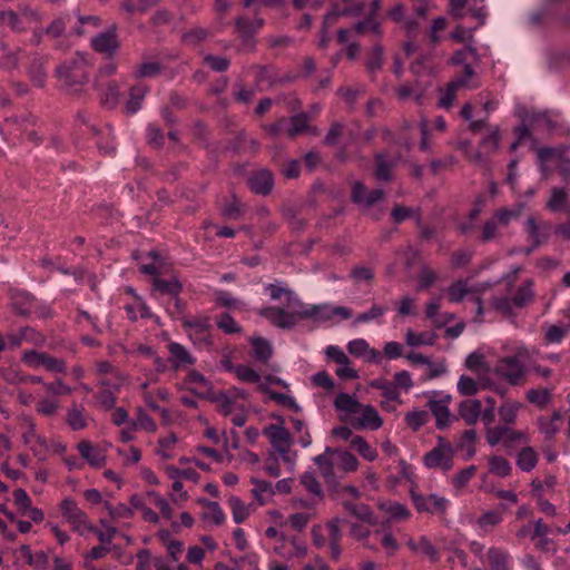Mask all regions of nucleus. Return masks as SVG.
Listing matches in <instances>:
<instances>
[{
	"label": "nucleus",
	"instance_id": "55",
	"mask_svg": "<svg viewBox=\"0 0 570 570\" xmlns=\"http://www.w3.org/2000/svg\"><path fill=\"white\" fill-rule=\"evenodd\" d=\"M356 33L363 35L366 31H371L376 36H381V23L376 18L367 16L363 21H360L354 27Z\"/></svg>",
	"mask_w": 570,
	"mask_h": 570
},
{
	"label": "nucleus",
	"instance_id": "64",
	"mask_svg": "<svg viewBox=\"0 0 570 570\" xmlns=\"http://www.w3.org/2000/svg\"><path fill=\"white\" fill-rule=\"evenodd\" d=\"M458 391L461 395L472 396L478 393L479 385L472 377L461 375L458 382Z\"/></svg>",
	"mask_w": 570,
	"mask_h": 570
},
{
	"label": "nucleus",
	"instance_id": "14",
	"mask_svg": "<svg viewBox=\"0 0 570 570\" xmlns=\"http://www.w3.org/2000/svg\"><path fill=\"white\" fill-rule=\"evenodd\" d=\"M248 185L255 194L268 195L274 186L273 174L267 169H261L249 177Z\"/></svg>",
	"mask_w": 570,
	"mask_h": 570
},
{
	"label": "nucleus",
	"instance_id": "26",
	"mask_svg": "<svg viewBox=\"0 0 570 570\" xmlns=\"http://www.w3.org/2000/svg\"><path fill=\"white\" fill-rule=\"evenodd\" d=\"M438 335L434 332H422L415 333L413 330L409 328L405 333V342L411 347L417 346H432L435 344Z\"/></svg>",
	"mask_w": 570,
	"mask_h": 570
},
{
	"label": "nucleus",
	"instance_id": "43",
	"mask_svg": "<svg viewBox=\"0 0 570 570\" xmlns=\"http://www.w3.org/2000/svg\"><path fill=\"white\" fill-rule=\"evenodd\" d=\"M380 509L395 520H405L410 515L407 508L399 502L381 503Z\"/></svg>",
	"mask_w": 570,
	"mask_h": 570
},
{
	"label": "nucleus",
	"instance_id": "12",
	"mask_svg": "<svg viewBox=\"0 0 570 570\" xmlns=\"http://www.w3.org/2000/svg\"><path fill=\"white\" fill-rule=\"evenodd\" d=\"M525 232L529 234L530 240L533 242V247H539L549 238L551 225L544 220H537L534 216H529L525 222Z\"/></svg>",
	"mask_w": 570,
	"mask_h": 570
},
{
	"label": "nucleus",
	"instance_id": "32",
	"mask_svg": "<svg viewBox=\"0 0 570 570\" xmlns=\"http://www.w3.org/2000/svg\"><path fill=\"white\" fill-rule=\"evenodd\" d=\"M250 342L254 357L259 362L266 363L273 353L271 343L263 337L253 338Z\"/></svg>",
	"mask_w": 570,
	"mask_h": 570
},
{
	"label": "nucleus",
	"instance_id": "50",
	"mask_svg": "<svg viewBox=\"0 0 570 570\" xmlns=\"http://www.w3.org/2000/svg\"><path fill=\"white\" fill-rule=\"evenodd\" d=\"M521 404L517 402H505L499 407V416L505 424H513Z\"/></svg>",
	"mask_w": 570,
	"mask_h": 570
},
{
	"label": "nucleus",
	"instance_id": "15",
	"mask_svg": "<svg viewBox=\"0 0 570 570\" xmlns=\"http://www.w3.org/2000/svg\"><path fill=\"white\" fill-rule=\"evenodd\" d=\"M11 306L22 316H28L31 307L36 304V297L26 291L11 289L10 291Z\"/></svg>",
	"mask_w": 570,
	"mask_h": 570
},
{
	"label": "nucleus",
	"instance_id": "21",
	"mask_svg": "<svg viewBox=\"0 0 570 570\" xmlns=\"http://www.w3.org/2000/svg\"><path fill=\"white\" fill-rule=\"evenodd\" d=\"M78 451L90 465L95 468H101L105 464L106 456L104 451L101 449L95 448L90 442H80L78 444Z\"/></svg>",
	"mask_w": 570,
	"mask_h": 570
},
{
	"label": "nucleus",
	"instance_id": "45",
	"mask_svg": "<svg viewBox=\"0 0 570 570\" xmlns=\"http://www.w3.org/2000/svg\"><path fill=\"white\" fill-rule=\"evenodd\" d=\"M228 504L233 512V519L236 523L244 522L249 515L248 508L238 497H230L228 499Z\"/></svg>",
	"mask_w": 570,
	"mask_h": 570
},
{
	"label": "nucleus",
	"instance_id": "44",
	"mask_svg": "<svg viewBox=\"0 0 570 570\" xmlns=\"http://www.w3.org/2000/svg\"><path fill=\"white\" fill-rule=\"evenodd\" d=\"M301 484L304 487L306 491L314 494L315 497H318L320 499H323L324 493L322 490V487L320 482L317 481L316 476L312 472H305L299 478Z\"/></svg>",
	"mask_w": 570,
	"mask_h": 570
},
{
	"label": "nucleus",
	"instance_id": "24",
	"mask_svg": "<svg viewBox=\"0 0 570 570\" xmlns=\"http://www.w3.org/2000/svg\"><path fill=\"white\" fill-rule=\"evenodd\" d=\"M250 483L254 485V488L252 489V494L261 505L266 504L275 494L274 487L268 481L252 478Z\"/></svg>",
	"mask_w": 570,
	"mask_h": 570
},
{
	"label": "nucleus",
	"instance_id": "8",
	"mask_svg": "<svg viewBox=\"0 0 570 570\" xmlns=\"http://www.w3.org/2000/svg\"><path fill=\"white\" fill-rule=\"evenodd\" d=\"M495 371L511 385H518L525 374L524 365L518 356H507L500 360Z\"/></svg>",
	"mask_w": 570,
	"mask_h": 570
},
{
	"label": "nucleus",
	"instance_id": "17",
	"mask_svg": "<svg viewBox=\"0 0 570 570\" xmlns=\"http://www.w3.org/2000/svg\"><path fill=\"white\" fill-rule=\"evenodd\" d=\"M458 414L459 417L465 422V424L474 425L481 415V401L476 399H466L460 402Z\"/></svg>",
	"mask_w": 570,
	"mask_h": 570
},
{
	"label": "nucleus",
	"instance_id": "63",
	"mask_svg": "<svg viewBox=\"0 0 570 570\" xmlns=\"http://www.w3.org/2000/svg\"><path fill=\"white\" fill-rule=\"evenodd\" d=\"M527 400L532 404L543 407L550 401V391L547 389H531L527 392Z\"/></svg>",
	"mask_w": 570,
	"mask_h": 570
},
{
	"label": "nucleus",
	"instance_id": "27",
	"mask_svg": "<svg viewBox=\"0 0 570 570\" xmlns=\"http://www.w3.org/2000/svg\"><path fill=\"white\" fill-rule=\"evenodd\" d=\"M334 407L344 413L356 414L360 412L362 404L347 393H340L334 400Z\"/></svg>",
	"mask_w": 570,
	"mask_h": 570
},
{
	"label": "nucleus",
	"instance_id": "49",
	"mask_svg": "<svg viewBox=\"0 0 570 570\" xmlns=\"http://www.w3.org/2000/svg\"><path fill=\"white\" fill-rule=\"evenodd\" d=\"M146 91V88L139 86L130 89V97L126 104V110L128 114H135L140 109L141 100L144 99Z\"/></svg>",
	"mask_w": 570,
	"mask_h": 570
},
{
	"label": "nucleus",
	"instance_id": "18",
	"mask_svg": "<svg viewBox=\"0 0 570 570\" xmlns=\"http://www.w3.org/2000/svg\"><path fill=\"white\" fill-rule=\"evenodd\" d=\"M360 412L361 415L356 419L357 428L376 431L383 425V420L374 406L362 405Z\"/></svg>",
	"mask_w": 570,
	"mask_h": 570
},
{
	"label": "nucleus",
	"instance_id": "20",
	"mask_svg": "<svg viewBox=\"0 0 570 570\" xmlns=\"http://www.w3.org/2000/svg\"><path fill=\"white\" fill-rule=\"evenodd\" d=\"M297 316L299 318H312L318 322H327L332 320V305L321 304L313 305L311 307H298Z\"/></svg>",
	"mask_w": 570,
	"mask_h": 570
},
{
	"label": "nucleus",
	"instance_id": "58",
	"mask_svg": "<svg viewBox=\"0 0 570 570\" xmlns=\"http://www.w3.org/2000/svg\"><path fill=\"white\" fill-rule=\"evenodd\" d=\"M567 335V328L560 325H549L544 332L543 340L547 344H559Z\"/></svg>",
	"mask_w": 570,
	"mask_h": 570
},
{
	"label": "nucleus",
	"instance_id": "37",
	"mask_svg": "<svg viewBox=\"0 0 570 570\" xmlns=\"http://www.w3.org/2000/svg\"><path fill=\"white\" fill-rule=\"evenodd\" d=\"M330 455H332V453H326L325 451L323 454L316 455L313 459L314 463L318 466L321 474L327 482L334 478L335 462L330 459Z\"/></svg>",
	"mask_w": 570,
	"mask_h": 570
},
{
	"label": "nucleus",
	"instance_id": "10",
	"mask_svg": "<svg viewBox=\"0 0 570 570\" xmlns=\"http://www.w3.org/2000/svg\"><path fill=\"white\" fill-rule=\"evenodd\" d=\"M263 434L269 439L273 449L277 453L289 452L292 435L284 426L271 424L264 429Z\"/></svg>",
	"mask_w": 570,
	"mask_h": 570
},
{
	"label": "nucleus",
	"instance_id": "62",
	"mask_svg": "<svg viewBox=\"0 0 570 570\" xmlns=\"http://www.w3.org/2000/svg\"><path fill=\"white\" fill-rule=\"evenodd\" d=\"M429 420V413L426 411H412L405 414V422L413 430L417 431Z\"/></svg>",
	"mask_w": 570,
	"mask_h": 570
},
{
	"label": "nucleus",
	"instance_id": "4",
	"mask_svg": "<svg viewBox=\"0 0 570 570\" xmlns=\"http://www.w3.org/2000/svg\"><path fill=\"white\" fill-rule=\"evenodd\" d=\"M60 509L62 517L71 524L73 531L85 534L86 531L94 530L88 522L87 514L78 508L72 499L66 498L61 502Z\"/></svg>",
	"mask_w": 570,
	"mask_h": 570
},
{
	"label": "nucleus",
	"instance_id": "53",
	"mask_svg": "<svg viewBox=\"0 0 570 570\" xmlns=\"http://www.w3.org/2000/svg\"><path fill=\"white\" fill-rule=\"evenodd\" d=\"M500 145V132L499 129L495 128L492 130L489 135L483 137V139L480 142V148L483 153L487 155L493 154L498 150Z\"/></svg>",
	"mask_w": 570,
	"mask_h": 570
},
{
	"label": "nucleus",
	"instance_id": "41",
	"mask_svg": "<svg viewBox=\"0 0 570 570\" xmlns=\"http://www.w3.org/2000/svg\"><path fill=\"white\" fill-rule=\"evenodd\" d=\"M163 65L158 61H142L135 71L136 78H153L160 73Z\"/></svg>",
	"mask_w": 570,
	"mask_h": 570
},
{
	"label": "nucleus",
	"instance_id": "47",
	"mask_svg": "<svg viewBox=\"0 0 570 570\" xmlns=\"http://www.w3.org/2000/svg\"><path fill=\"white\" fill-rule=\"evenodd\" d=\"M350 278L356 285L362 283L371 284L374 278V272L371 267L358 265L351 269Z\"/></svg>",
	"mask_w": 570,
	"mask_h": 570
},
{
	"label": "nucleus",
	"instance_id": "46",
	"mask_svg": "<svg viewBox=\"0 0 570 570\" xmlns=\"http://www.w3.org/2000/svg\"><path fill=\"white\" fill-rule=\"evenodd\" d=\"M523 209V203L517 204L513 208H501L495 213V218L498 223L507 226L512 219L520 217Z\"/></svg>",
	"mask_w": 570,
	"mask_h": 570
},
{
	"label": "nucleus",
	"instance_id": "1",
	"mask_svg": "<svg viewBox=\"0 0 570 570\" xmlns=\"http://www.w3.org/2000/svg\"><path fill=\"white\" fill-rule=\"evenodd\" d=\"M91 66L92 63L89 61L88 55L76 52L57 67L56 73L65 88L78 91L89 81L88 69Z\"/></svg>",
	"mask_w": 570,
	"mask_h": 570
},
{
	"label": "nucleus",
	"instance_id": "57",
	"mask_svg": "<svg viewBox=\"0 0 570 570\" xmlns=\"http://www.w3.org/2000/svg\"><path fill=\"white\" fill-rule=\"evenodd\" d=\"M29 75L37 87H43L46 82V71L43 62L40 59H35L30 63Z\"/></svg>",
	"mask_w": 570,
	"mask_h": 570
},
{
	"label": "nucleus",
	"instance_id": "40",
	"mask_svg": "<svg viewBox=\"0 0 570 570\" xmlns=\"http://www.w3.org/2000/svg\"><path fill=\"white\" fill-rule=\"evenodd\" d=\"M489 470L491 473L504 478L510 474L512 468L509 461L503 456L493 455L489 459Z\"/></svg>",
	"mask_w": 570,
	"mask_h": 570
},
{
	"label": "nucleus",
	"instance_id": "29",
	"mask_svg": "<svg viewBox=\"0 0 570 570\" xmlns=\"http://www.w3.org/2000/svg\"><path fill=\"white\" fill-rule=\"evenodd\" d=\"M100 95V101L106 108H114L119 99V86L116 81H108L101 90H97Z\"/></svg>",
	"mask_w": 570,
	"mask_h": 570
},
{
	"label": "nucleus",
	"instance_id": "7",
	"mask_svg": "<svg viewBox=\"0 0 570 570\" xmlns=\"http://www.w3.org/2000/svg\"><path fill=\"white\" fill-rule=\"evenodd\" d=\"M363 3H356V4H353V6H348V7H345L343 9H340L337 8L336 6L328 12L324 16V20H323V24H322V29H321V35H320V40H318V47L321 48H326L328 42H330V37H328V28L331 24L335 23V21L340 18V17H344V16H352V17H355V16H360L363 11Z\"/></svg>",
	"mask_w": 570,
	"mask_h": 570
},
{
	"label": "nucleus",
	"instance_id": "22",
	"mask_svg": "<svg viewBox=\"0 0 570 570\" xmlns=\"http://www.w3.org/2000/svg\"><path fill=\"white\" fill-rule=\"evenodd\" d=\"M326 453H332V455L335 456V464L344 472H352L357 469L358 461L356 456L353 455L352 453L347 451L332 449L330 446L326 448Z\"/></svg>",
	"mask_w": 570,
	"mask_h": 570
},
{
	"label": "nucleus",
	"instance_id": "23",
	"mask_svg": "<svg viewBox=\"0 0 570 570\" xmlns=\"http://www.w3.org/2000/svg\"><path fill=\"white\" fill-rule=\"evenodd\" d=\"M431 412L435 416L436 428L444 429L451 422V413L444 400H431L428 403Z\"/></svg>",
	"mask_w": 570,
	"mask_h": 570
},
{
	"label": "nucleus",
	"instance_id": "6",
	"mask_svg": "<svg viewBox=\"0 0 570 570\" xmlns=\"http://www.w3.org/2000/svg\"><path fill=\"white\" fill-rule=\"evenodd\" d=\"M91 48L107 58H112L120 48L117 35V26L114 23L107 31L99 32L90 41Z\"/></svg>",
	"mask_w": 570,
	"mask_h": 570
},
{
	"label": "nucleus",
	"instance_id": "52",
	"mask_svg": "<svg viewBox=\"0 0 570 570\" xmlns=\"http://www.w3.org/2000/svg\"><path fill=\"white\" fill-rule=\"evenodd\" d=\"M392 166L383 155L375 157V177L379 180L390 181L392 179Z\"/></svg>",
	"mask_w": 570,
	"mask_h": 570
},
{
	"label": "nucleus",
	"instance_id": "30",
	"mask_svg": "<svg viewBox=\"0 0 570 570\" xmlns=\"http://www.w3.org/2000/svg\"><path fill=\"white\" fill-rule=\"evenodd\" d=\"M117 71V65L114 61H109L102 66H100L97 70V73L92 80V87L95 90H101L105 87V83L108 82L109 78L114 76Z\"/></svg>",
	"mask_w": 570,
	"mask_h": 570
},
{
	"label": "nucleus",
	"instance_id": "31",
	"mask_svg": "<svg viewBox=\"0 0 570 570\" xmlns=\"http://www.w3.org/2000/svg\"><path fill=\"white\" fill-rule=\"evenodd\" d=\"M532 281L528 279L517 289V293L512 297L514 307L522 308L533 299L534 294L532 291Z\"/></svg>",
	"mask_w": 570,
	"mask_h": 570
},
{
	"label": "nucleus",
	"instance_id": "34",
	"mask_svg": "<svg viewBox=\"0 0 570 570\" xmlns=\"http://www.w3.org/2000/svg\"><path fill=\"white\" fill-rule=\"evenodd\" d=\"M370 385L374 389L381 390L383 396L387 401H399L400 392L397 390V385H394L393 382H390L385 379H376L370 383Z\"/></svg>",
	"mask_w": 570,
	"mask_h": 570
},
{
	"label": "nucleus",
	"instance_id": "35",
	"mask_svg": "<svg viewBox=\"0 0 570 570\" xmlns=\"http://www.w3.org/2000/svg\"><path fill=\"white\" fill-rule=\"evenodd\" d=\"M352 448L357 451L365 460L372 462L377 458V452L373 449L363 436L355 435L351 440Z\"/></svg>",
	"mask_w": 570,
	"mask_h": 570
},
{
	"label": "nucleus",
	"instance_id": "28",
	"mask_svg": "<svg viewBox=\"0 0 570 570\" xmlns=\"http://www.w3.org/2000/svg\"><path fill=\"white\" fill-rule=\"evenodd\" d=\"M475 76V71L473 70L471 65H464L463 75L456 77L450 83L459 90L460 88H466L469 90L476 89L480 87V82L473 79Z\"/></svg>",
	"mask_w": 570,
	"mask_h": 570
},
{
	"label": "nucleus",
	"instance_id": "51",
	"mask_svg": "<svg viewBox=\"0 0 570 570\" xmlns=\"http://www.w3.org/2000/svg\"><path fill=\"white\" fill-rule=\"evenodd\" d=\"M234 373L236 376L246 383H259L261 382V375L250 366L239 364L233 367Z\"/></svg>",
	"mask_w": 570,
	"mask_h": 570
},
{
	"label": "nucleus",
	"instance_id": "9",
	"mask_svg": "<svg viewBox=\"0 0 570 570\" xmlns=\"http://www.w3.org/2000/svg\"><path fill=\"white\" fill-rule=\"evenodd\" d=\"M259 315L269 321L274 326L289 330L293 328L297 323V311L295 313H288L281 307H265L259 309Z\"/></svg>",
	"mask_w": 570,
	"mask_h": 570
},
{
	"label": "nucleus",
	"instance_id": "61",
	"mask_svg": "<svg viewBox=\"0 0 570 570\" xmlns=\"http://www.w3.org/2000/svg\"><path fill=\"white\" fill-rule=\"evenodd\" d=\"M235 30L243 39L250 38L257 32V27H254V22L245 17H239L235 21Z\"/></svg>",
	"mask_w": 570,
	"mask_h": 570
},
{
	"label": "nucleus",
	"instance_id": "42",
	"mask_svg": "<svg viewBox=\"0 0 570 570\" xmlns=\"http://www.w3.org/2000/svg\"><path fill=\"white\" fill-rule=\"evenodd\" d=\"M491 570H508V554L500 549L491 548L488 551Z\"/></svg>",
	"mask_w": 570,
	"mask_h": 570
},
{
	"label": "nucleus",
	"instance_id": "3",
	"mask_svg": "<svg viewBox=\"0 0 570 570\" xmlns=\"http://www.w3.org/2000/svg\"><path fill=\"white\" fill-rule=\"evenodd\" d=\"M140 272L144 274L155 276L153 281L154 288L161 294H167L170 295L171 297H176L177 295L180 294L183 289L181 283L176 277H173L170 279H164L158 277V275L160 274V265L157 261L150 264L141 265Z\"/></svg>",
	"mask_w": 570,
	"mask_h": 570
},
{
	"label": "nucleus",
	"instance_id": "25",
	"mask_svg": "<svg viewBox=\"0 0 570 570\" xmlns=\"http://www.w3.org/2000/svg\"><path fill=\"white\" fill-rule=\"evenodd\" d=\"M266 289L269 292L271 298L274 301L279 299L282 296H286L287 307L289 308L303 306V303L288 287H284L277 284H268Z\"/></svg>",
	"mask_w": 570,
	"mask_h": 570
},
{
	"label": "nucleus",
	"instance_id": "16",
	"mask_svg": "<svg viewBox=\"0 0 570 570\" xmlns=\"http://www.w3.org/2000/svg\"><path fill=\"white\" fill-rule=\"evenodd\" d=\"M423 461L429 469L440 468L443 471H449L453 466V453L432 449L424 455Z\"/></svg>",
	"mask_w": 570,
	"mask_h": 570
},
{
	"label": "nucleus",
	"instance_id": "60",
	"mask_svg": "<svg viewBox=\"0 0 570 570\" xmlns=\"http://www.w3.org/2000/svg\"><path fill=\"white\" fill-rule=\"evenodd\" d=\"M469 292L468 282L460 279L449 287V299L453 303L461 302Z\"/></svg>",
	"mask_w": 570,
	"mask_h": 570
},
{
	"label": "nucleus",
	"instance_id": "33",
	"mask_svg": "<svg viewBox=\"0 0 570 570\" xmlns=\"http://www.w3.org/2000/svg\"><path fill=\"white\" fill-rule=\"evenodd\" d=\"M286 134L295 137L307 129L309 117L305 112H301L287 119Z\"/></svg>",
	"mask_w": 570,
	"mask_h": 570
},
{
	"label": "nucleus",
	"instance_id": "39",
	"mask_svg": "<svg viewBox=\"0 0 570 570\" xmlns=\"http://www.w3.org/2000/svg\"><path fill=\"white\" fill-rule=\"evenodd\" d=\"M568 199V193L562 187H554L551 190V196L547 202V208L551 212H560L563 209Z\"/></svg>",
	"mask_w": 570,
	"mask_h": 570
},
{
	"label": "nucleus",
	"instance_id": "2",
	"mask_svg": "<svg viewBox=\"0 0 570 570\" xmlns=\"http://www.w3.org/2000/svg\"><path fill=\"white\" fill-rule=\"evenodd\" d=\"M41 19L38 9L28 3H19L16 10H0V24L10 28L14 33L27 31L29 26L39 23Z\"/></svg>",
	"mask_w": 570,
	"mask_h": 570
},
{
	"label": "nucleus",
	"instance_id": "48",
	"mask_svg": "<svg viewBox=\"0 0 570 570\" xmlns=\"http://www.w3.org/2000/svg\"><path fill=\"white\" fill-rule=\"evenodd\" d=\"M387 311V307L373 304L371 308L364 313H361L354 320V324L370 323L379 321Z\"/></svg>",
	"mask_w": 570,
	"mask_h": 570
},
{
	"label": "nucleus",
	"instance_id": "59",
	"mask_svg": "<svg viewBox=\"0 0 570 570\" xmlns=\"http://www.w3.org/2000/svg\"><path fill=\"white\" fill-rule=\"evenodd\" d=\"M183 325L185 328H191L196 334L207 333L212 325L208 317L198 316L193 320H184Z\"/></svg>",
	"mask_w": 570,
	"mask_h": 570
},
{
	"label": "nucleus",
	"instance_id": "19",
	"mask_svg": "<svg viewBox=\"0 0 570 570\" xmlns=\"http://www.w3.org/2000/svg\"><path fill=\"white\" fill-rule=\"evenodd\" d=\"M342 507L347 513L367 524L375 525L377 523L376 518L367 504L345 500L342 502Z\"/></svg>",
	"mask_w": 570,
	"mask_h": 570
},
{
	"label": "nucleus",
	"instance_id": "11",
	"mask_svg": "<svg viewBox=\"0 0 570 570\" xmlns=\"http://www.w3.org/2000/svg\"><path fill=\"white\" fill-rule=\"evenodd\" d=\"M412 500L419 512L444 513L449 504V501L445 498L439 497L436 494H430L428 497H424L421 494L413 493Z\"/></svg>",
	"mask_w": 570,
	"mask_h": 570
},
{
	"label": "nucleus",
	"instance_id": "38",
	"mask_svg": "<svg viewBox=\"0 0 570 570\" xmlns=\"http://www.w3.org/2000/svg\"><path fill=\"white\" fill-rule=\"evenodd\" d=\"M169 353L171 357L175 360V367H178L181 364H193L194 358L189 354V352L179 343H170L168 346Z\"/></svg>",
	"mask_w": 570,
	"mask_h": 570
},
{
	"label": "nucleus",
	"instance_id": "36",
	"mask_svg": "<svg viewBox=\"0 0 570 570\" xmlns=\"http://www.w3.org/2000/svg\"><path fill=\"white\" fill-rule=\"evenodd\" d=\"M538 455L532 448H523L517 459V465L524 472H529L537 465Z\"/></svg>",
	"mask_w": 570,
	"mask_h": 570
},
{
	"label": "nucleus",
	"instance_id": "13",
	"mask_svg": "<svg viewBox=\"0 0 570 570\" xmlns=\"http://www.w3.org/2000/svg\"><path fill=\"white\" fill-rule=\"evenodd\" d=\"M522 436L520 432H517L508 426H494L487 430V441L491 446L503 442L505 445H510Z\"/></svg>",
	"mask_w": 570,
	"mask_h": 570
},
{
	"label": "nucleus",
	"instance_id": "56",
	"mask_svg": "<svg viewBox=\"0 0 570 570\" xmlns=\"http://www.w3.org/2000/svg\"><path fill=\"white\" fill-rule=\"evenodd\" d=\"M199 502L208 509V512L204 515L205 518H212L217 525L225 521V514L217 502L208 501L206 499H202Z\"/></svg>",
	"mask_w": 570,
	"mask_h": 570
},
{
	"label": "nucleus",
	"instance_id": "5",
	"mask_svg": "<svg viewBox=\"0 0 570 570\" xmlns=\"http://www.w3.org/2000/svg\"><path fill=\"white\" fill-rule=\"evenodd\" d=\"M22 362L32 368L43 366L47 371L62 373L66 371V363L62 358L52 357L47 353L35 350L26 351L22 355Z\"/></svg>",
	"mask_w": 570,
	"mask_h": 570
},
{
	"label": "nucleus",
	"instance_id": "54",
	"mask_svg": "<svg viewBox=\"0 0 570 570\" xmlns=\"http://www.w3.org/2000/svg\"><path fill=\"white\" fill-rule=\"evenodd\" d=\"M217 327L226 334H236L242 332V327L228 313H223L217 320Z\"/></svg>",
	"mask_w": 570,
	"mask_h": 570
}]
</instances>
